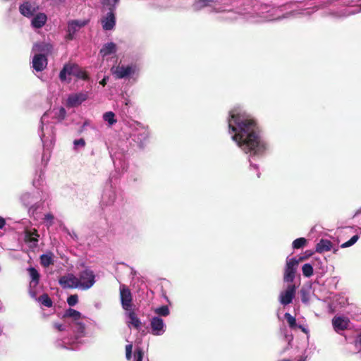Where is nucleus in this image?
<instances>
[{
	"label": "nucleus",
	"mask_w": 361,
	"mask_h": 361,
	"mask_svg": "<svg viewBox=\"0 0 361 361\" xmlns=\"http://www.w3.org/2000/svg\"><path fill=\"white\" fill-rule=\"evenodd\" d=\"M116 51V45L114 42H109L103 45L99 51L102 57L114 54Z\"/></svg>",
	"instance_id": "obj_19"
},
{
	"label": "nucleus",
	"mask_w": 361,
	"mask_h": 361,
	"mask_svg": "<svg viewBox=\"0 0 361 361\" xmlns=\"http://www.w3.org/2000/svg\"><path fill=\"white\" fill-rule=\"evenodd\" d=\"M299 329H300L303 332L306 333L307 332V330L306 329L302 326V325H299V326H297Z\"/></svg>",
	"instance_id": "obj_45"
},
{
	"label": "nucleus",
	"mask_w": 361,
	"mask_h": 361,
	"mask_svg": "<svg viewBox=\"0 0 361 361\" xmlns=\"http://www.w3.org/2000/svg\"><path fill=\"white\" fill-rule=\"evenodd\" d=\"M332 324L336 331H344L348 329L349 320L341 317H335L332 320Z\"/></svg>",
	"instance_id": "obj_13"
},
{
	"label": "nucleus",
	"mask_w": 361,
	"mask_h": 361,
	"mask_svg": "<svg viewBox=\"0 0 361 361\" xmlns=\"http://www.w3.org/2000/svg\"><path fill=\"white\" fill-rule=\"evenodd\" d=\"M74 34H75V33L71 32V35H70V32H68V39H72L73 38V35H74Z\"/></svg>",
	"instance_id": "obj_46"
},
{
	"label": "nucleus",
	"mask_w": 361,
	"mask_h": 361,
	"mask_svg": "<svg viewBox=\"0 0 361 361\" xmlns=\"http://www.w3.org/2000/svg\"><path fill=\"white\" fill-rule=\"evenodd\" d=\"M78 302V296L77 294L71 295L67 298V303L69 306H74Z\"/></svg>",
	"instance_id": "obj_34"
},
{
	"label": "nucleus",
	"mask_w": 361,
	"mask_h": 361,
	"mask_svg": "<svg viewBox=\"0 0 361 361\" xmlns=\"http://www.w3.org/2000/svg\"><path fill=\"white\" fill-rule=\"evenodd\" d=\"M54 327L57 329L59 331H63L65 330V327L63 324L59 323H54Z\"/></svg>",
	"instance_id": "obj_40"
},
{
	"label": "nucleus",
	"mask_w": 361,
	"mask_h": 361,
	"mask_svg": "<svg viewBox=\"0 0 361 361\" xmlns=\"http://www.w3.org/2000/svg\"><path fill=\"white\" fill-rule=\"evenodd\" d=\"M120 299L121 305L126 311L132 310L133 307V295L130 290L128 286L123 284L120 286Z\"/></svg>",
	"instance_id": "obj_3"
},
{
	"label": "nucleus",
	"mask_w": 361,
	"mask_h": 361,
	"mask_svg": "<svg viewBox=\"0 0 361 361\" xmlns=\"http://www.w3.org/2000/svg\"><path fill=\"white\" fill-rule=\"evenodd\" d=\"M63 317L73 318L75 321H78L81 317V313L78 310L69 308L65 312Z\"/></svg>",
	"instance_id": "obj_24"
},
{
	"label": "nucleus",
	"mask_w": 361,
	"mask_h": 361,
	"mask_svg": "<svg viewBox=\"0 0 361 361\" xmlns=\"http://www.w3.org/2000/svg\"><path fill=\"white\" fill-rule=\"evenodd\" d=\"M79 276L80 279H78L80 282V287H81L82 289H89L95 283V276L94 272L90 269H86L81 271Z\"/></svg>",
	"instance_id": "obj_5"
},
{
	"label": "nucleus",
	"mask_w": 361,
	"mask_h": 361,
	"mask_svg": "<svg viewBox=\"0 0 361 361\" xmlns=\"http://www.w3.org/2000/svg\"><path fill=\"white\" fill-rule=\"evenodd\" d=\"M358 239H359V235H355L349 240H348L345 243H343L341 245V247L342 248H345V247H348L350 246H352L353 245H354L357 241Z\"/></svg>",
	"instance_id": "obj_32"
},
{
	"label": "nucleus",
	"mask_w": 361,
	"mask_h": 361,
	"mask_svg": "<svg viewBox=\"0 0 361 361\" xmlns=\"http://www.w3.org/2000/svg\"><path fill=\"white\" fill-rule=\"evenodd\" d=\"M40 264L44 267H49L50 265L54 264V254L51 252H48L40 256Z\"/></svg>",
	"instance_id": "obj_20"
},
{
	"label": "nucleus",
	"mask_w": 361,
	"mask_h": 361,
	"mask_svg": "<svg viewBox=\"0 0 361 361\" xmlns=\"http://www.w3.org/2000/svg\"><path fill=\"white\" fill-rule=\"evenodd\" d=\"M47 20V16L43 13H39L32 18L31 23L34 27L41 28L45 25Z\"/></svg>",
	"instance_id": "obj_18"
},
{
	"label": "nucleus",
	"mask_w": 361,
	"mask_h": 361,
	"mask_svg": "<svg viewBox=\"0 0 361 361\" xmlns=\"http://www.w3.org/2000/svg\"><path fill=\"white\" fill-rule=\"evenodd\" d=\"M155 312L161 316H168L169 314V309L166 305H163L155 310Z\"/></svg>",
	"instance_id": "obj_33"
},
{
	"label": "nucleus",
	"mask_w": 361,
	"mask_h": 361,
	"mask_svg": "<svg viewBox=\"0 0 361 361\" xmlns=\"http://www.w3.org/2000/svg\"><path fill=\"white\" fill-rule=\"evenodd\" d=\"M143 355V350L140 348H137L134 353V357L135 361H142Z\"/></svg>",
	"instance_id": "obj_35"
},
{
	"label": "nucleus",
	"mask_w": 361,
	"mask_h": 361,
	"mask_svg": "<svg viewBox=\"0 0 361 361\" xmlns=\"http://www.w3.org/2000/svg\"><path fill=\"white\" fill-rule=\"evenodd\" d=\"M67 75H74L83 80H88L87 73L83 71L78 64L68 63H66L59 73V78L61 81L66 80Z\"/></svg>",
	"instance_id": "obj_2"
},
{
	"label": "nucleus",
	"mask_w": 361,
	"mask_h": 361,
	"mask_svg": "<svg viewBox=\"0 0 361 361\" xmlns=\"http://www.w3.org/2000/svg\"><path fill=\"white\" fill-rule=\"evenodd\" d=\"M128 312V316L130 319V324H132L136 329H139L141 326V322L137 317L134 310H127Z\"/></svg>",
	"instance_id": "obj_23"
},
{
	"label": "nucleus",
	"mask_w": 361,
	"mask_h": 361,
	"mask_svg": "<svg viewBox=\"0 0 361 361\" xmlns=\"http://www.w3.org/2000/svg\"><path fill=\"white\" fill-rule=\"evenodd\" d=\"M300 260H298L295 258H291L289 260H287L283 276V281L285 282H293L295 277L297 266Z\"/></svg>",
	"instance_id": "obj_4"
},
{
	"label": "nucleus",
	"mask_w": 361,
	"mask_h": 361,
	"mask_svg": "<svg viewBox=\"0 0 361 361\" xmlns=\"http://www.w3.org/2000/svg\"><path fill=\"white\" fill-rule=\"evenodd\" d=\"M150 325L154 335H160L164 328V321L158 317L152 319Z\"/></svg>",
	"instance_id": "obj_15"
},
{
	"label": "nucleus",
	"mask_w": 361,
	"mask_h": 361,
	"mask_svg": "<svg viewBox=\"0 0 361 361\" xmlns=\"http://www.w3.org/2000/svg\"><path fill=\"white\" fill-rule=\"evenodd\" d=\"M74 145L78 146V145H80V146H85V141L83 138H80V139H78V140H75L74 141Z\"/></svg>",
	"instance_id": "obj_39"
},
{
	"label": "nucleus",
	"mask_w": 361,
	"mask_h": 361,
	"mask_svg": "<svg viewBox=\"0 0 361 361\" xmlns=\"http://www.w3.org/2000/svg\"><path fill=\"white\" fill-rule=\"evenodd\" d=\"M20 13L27 18L32 17L36 11V8L30 2L26 1L19 6Z\"/></svg>",
	"instance_id": "obj_14"
},
{
	"label": "nucleus",
	"mask_w": 361,
	"mask_h": 361,
	"mask_svg": "<svg viewBox=\"0 0 361 361\" xmlns=\"http://www.w3.org/2000/svg\"><path fill=\"white\" fill-rule=\"evenodd\" d=\"M228 130L233 133L232 140L246 154L251 156L262 154L266 144L260 136V129L256 120L238 108L230 111L228 118Z\"/></svg>",
	"instance_id": "obj_1"
},
{
	"label": "nucleus",
	"mask_w": 361,
	"mask_h": 361,
	"mask_svg": "<svg viewBox=\"0 0 361 361\" xmlns=\"http://www.w3.org/2000/svg\"><path fill=\"white\" fill-rule=\"evenodd\" d=\"M76 324L78 326V331L80 333H83L85 329V324L82 322H77Z\"/></svg>",
	"instance_id": "obj_38"
},
{
	"label": "nucleus",
	"mask_w": 361,
	"mask_h": 361,
	"mask_svg": "<svg viewBox=\"0 0 361 361\" xmlns=\"http://www.w3.org/2000/svg\"><path fill=\"white\" fill-rule=\"evenodd\" d=\"M33 49L39 52L38 54H44L47 56V55L51 54L53 46L51 44L44 42H38L35 44Z\"/></svg>",
	"instance_id": "obj_10"
},
{
	"label": "nucleus",
	"mask_w": 361,
	"mask_h": 361,
	"mask_svg": "<svg viewBox=\"0 0 361 361\" xmlns=\"http://www.w3.org/2000/svg\"><path fill=\"white\" fill-rule=\"evenodd\" d=\"M118 1L119 0H102L101 2L103 6L107 7L109 11L114 12Z\"/></svg>",
	"instance_id": "obj_27"
},
{
	"label": "nucleus",
	"mask_w": 361,
	"mask_h": 361,
	"mask_svg": "<svg viewBox=\"0 0 361 361\" xmlns=\"http://www.w3.org/2000/svg\"><path fill=\"white\" fill-rule=\"evenodd\" d=\"M296 287L293 284L288 285L286 290L281 293L279 301L283 305H287L292 302L295 295Z\"/></svg>",
	"instance_id": "obj_7"
},
{
	"label": "nucleus",
	"mask_w": 361,
	"mask_h": 361,
	"mask_svg": "<svg viewBox=\"0 0 361 361\" xmlns=\"http://www.w3.org/2000/svg\"><path fill=\"white\" fill-rule=\"evenodd\" d=\"M305 254H306V255L305 257H300V259H298V260H300V262L303 261V260L307 259V257H309L312 255H313V252H312L311 250H307L305 252Z\"/></svg>",
	"instance_id": "obj_41"
},
{
	"label": "nucleus",
	"mask_w": 361,
	"mask_h": 361,
	"mask_svg": "<svg viewBox=\"0 0 361 361\" xmlns=\"http://www.w3.org/2000/svg\"><path fill=\"white\" fill-rule=\"evenodd\" d=\"M38 301L45 307H51L53 305V302L47 293H43L38 298Z\"/></svg>",
	"instance_id": "obj_25"
},
{
	"label": "nucleus",
	"mask_w": 361,
	"mask_h": 361,
	"mask_svg": "<svg viewBox=\"0 0 361 361\" xmlns=\"http://www.w3.org/2000/svg\"><path fill=\"white\" fill-rule=\"evenodd\" d=\"M302 302H307V300H305V298H302Z\"/></svg>",
	"instance_id": "obj_47"
},
{
	"label": "nucleus",
	"mask_w": 361,
	"mask_h": 361,
	"mask_svg": "<svg viewBox=\"0 0 361 361\" xmlns=\"http://www.w3.org/2000/svg\"><path fill=\"white\" fill-rule=\"evenodd\" d=\"M108 78H106L104 77L100 82H99V84L102 85V86H105L106 84V80H107Z\"/></svg>",
	"instance_id": "obj_44"
},
{
	"label": "nucleus",
	"mask_w": 361,
	"mask_h": 361,
	"mask_svg": "<svg viewBox=\"0 0 361 361\" xmlns=\"http://www.w3.org/2000/svg\"><path fill=\"white\" fill-rule=\"evenodd\" d=\"M213 1L214 0H196L192 4V7L195 11H198L207 6L209 3Z\"/></svg>",
	"instance_id": "obj_26"
},
{
	"label": "nucleus",
	"mask_w": 361,
	"mask_h": 361,
	"mask_svg": "<svg viewBox=\"0 0 361 361\" xmlns=\"http://www.w3.org/2000/svg\"><path fill=\"white\" fill-rule=\"evenodd\" d=\"M48 64V60L44 54H35L32 59V67L37 71H42L44 70Z\"/></svg>",
	"instance_id": "obj_8"
},
{
	"label": "nucleus",
	"mask_w": 361,
	"mask_h": 361,
	"mask_svg": "<svg viewBox=\"0 0 361 361\" xmlns=\"http://www.w3.org/2000/svg\"><path fill=\"white\" fill-rule=\"evenodd\" d=\"M284 317L291 329L297 327L295 318L293 317L290 313H286L284 314Z\"/></svg>",
	"instance_id": "obj_31"
},
{
	"label": "nucleus",
	"mask_w": 361,
	"mask_h": 361,
	"mask_svg": "<svg viewBox=\"0 0 361 361\" xmlns=\"http://www.w3.org/2000/svg\"><path fill=\"white\" fill-rule=\"evenodd\" d=\"M307 244V240L305 238H299L293 242V247L294 249H300Z\"/></svg>",
	"instance_id": "obj_30"
},
{
	"label": "nucleus",
	"mask_w": 361,
	"mask_h": 361,
	"mask_svg": "<svg viewBox=\"0 0 361 361\" xmlns=\"http://www.w3.org/2000/svg\"><path fill=\"white\" fill-rule=\"evenodd\" d=\"M59 283L63 288H74L80 287V282L73 274H68L60 277Z\"/></svg>",
	"instance_id": "obj_6"
},
{
	"label": "nucleus",
	"mask_w": 361,
	"mask_h": 361,
	"mask_svg": "<svg viewBox=\"0 0 361 361\" xmlns=\"http://www.w3.org/2000/svg\"><path fill=\"white\" fill-rule=\"evenodd\" d=\"M132 73L133 69L131 66H118L114 73L116 75L117 78L121 79L130 75Z\"/></svg>",
	"instance_id": "obj_17"
},
{
	"label": "nucleus",
	"mask_w": 361,
	"mask_h": 361,
	"mask_svg": "<svg viewBox=\"0 0 361 361\" xmlns=\"http://www.w3.org/2000/svg\"><path fill=\"white\" fill-rule=\"evenodd\" d=\"M133 345L128 344L126 345V357L128 360H130L132 357Z\"/></svg>",
	"instance_id": "obj_36"
},
{
	"label": "nucleus",
	"mask_w": 361,
	"mask_h": 361,
	"mask_svg": "<svg viewBox=\"0 0 361 361\" xmlns=\"http://www.w3.org/2000/svg\"><path fill=\"white\" fill-rule=\"evenodd\" d=\"M102 24L104 30H112L116 25V17L114 12L109 11L106 16L102 20Z\"/></svg>",
	"instance_id": "obj_9"
},
{
	"label": "nucleus",
	"mask_w": 361,
	"mask_h": 361,
	"mask_svg": "<svg viewBox=\"0 0 361 361\" xmlns=\"http://www.w3.org/2000/svg\"><path fill=\"white\" fill-rule=\"evenodd\" d=\"M66 110L63 107H61L60 109V111H59V116L61 118V119H64L65 116H66Z\"/></svg>",
	"instance_id": "obj_42"
},
{
	"label": "nucleus",
	"mask_w": 361,
	"mask_h": 361,
	"mask_svg": "<svg viewBox=\"0 0 361 361\" xmlns=\"http://www.w3.org/2000/svg\"><path fill=\"white\" fill-rule=\"evenodd\" d=\"M6 225V221L5 219L0 216V228H3Z\"/></svg>",
	"instance_id": "obj_43"
},
{
	"label": "nucleus",
	"mask_w": 361,
	"mask_h": 361,
	"mask_svg": "<svg viewBox=\"0 0 361 361\" xmlns=\"http://www.w3.org/2000/svg\"><path fill=\"white\" fill-rule=\"evenodd\" d=\"M87 99V94L84 92H80L70 95L68 99L69 105L75 106L80 104L82 102Z\"/></svg>",
	"instance_id": "obj_12"
},
{
	"label": "nucleus",
	"mask_w": 361,
	"mask_h": 361,
	"mask_svg": "<svg viewBox=\"0 0 361 361\" xmlns=\"http://www.w3.org/2000/svg\"><path fill=\"white\" fill-rule=\"evenodd\" d=\"M103 119L108 122L110 126L115 124L117 120L115 118V114L112 111H107L104 114Z\"/></svg>",
	"instance_id": "obj_28"
},
{
	"label": "nucleus",
	"mask_w": 361,
	"mask_h": 361,
	"mask_svg": "<svg viewBox=\"0 0 361 361\" xmlns=\"http://www.w3.org/2000/svg\"><path fill=\"white\" fill-rule=\"evenodd\" d=\"M90 20H73L68 23V32H70V35H71V32L75 33L78 30H79L81 27L85 26L89 23Z\"/></svg>",
	"instance_id": "obj_11"
},
{
	"label": "nucleus",
	"mask_w": 361,
	"mask_h": 361,
	"mask_svg": "<svg viewBox=\"0 0 361 361\" xmlns=\"http://www.w3.org/2000/svg\"><path fill=\"white\" fill-rule=\"evenodd\" d=\"M302 271L305 277H310L313 275V267L310 264H305L302 267Z\"/></svg>",
	"instance_id": "obj_29"
},
{
	"label": "nucleus",
	"mask_w": 361,
	"mask_h": 361,
	"mask_svg": "<svg viewBox=\"0 0 361 361\" xmlns=\"http://www.w3.org/2000/svg\"><path fill=\"white\" fill-rule=\"evenodd\" d=\"M27 271L31 278L30 286L33 287L37 286L39 283L40 274L38 271L34 267H29Z\"/></svg>",
	"instance_id": "obj_21"
},
{
	"label": "nucleus",
	"mask_w": 361,
	"mask_h": 361,
	"mask_svg": "<svg viewBox=\"0 0 361 361\" xmlns=\"http://www.w3.org/2000/svg\"><path fill=\"white\" fill-rule=\"evenodd\" d=\"M54 215L51 213H48L44 215V219L47 221H49V226L53 224Z\"/></svg>",
	"instance_id": "obj_37"
},
{
	"label": "nucleus",
	"mask_w": 361,
	"mask_h": 361,
	"mask_svg": "<svg viewBox=\"0 0 361 361\" xmlns=\"http://www.w3.org/2000/svg\"><path fill=\"white\" fill-rule=\"evenodd\" d=\"M332 248V243L327 239H321L316 245L315 252L322 253L330 251Z\"/></svg>",
	"instance_id": "obj_16"
},
{
	"label": "nucleus",
	"mask_w": 361,
	"mask_h": 361,
	"mask_svg": "<svg viewBox=\"0 0 361 361\" xmlns=\"http://www.w3.org/2000/svg\"><path fill=\"white\" fill-rule=\"evenodd\" d=\"M39 234L36 229H33V231H26L25 240L27 243H34L35 245L39 240Z\"/></svg>",
	"instance_id": "obj_22"
}]
</instances>
